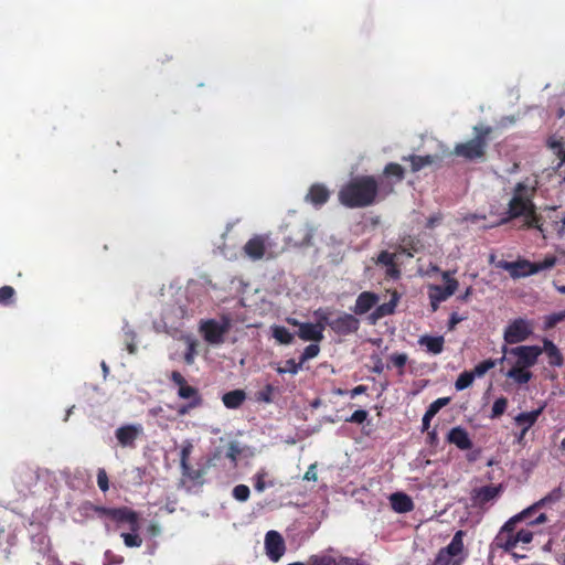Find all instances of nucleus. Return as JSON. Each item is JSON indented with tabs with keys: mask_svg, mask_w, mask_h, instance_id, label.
<instances>
[{
	"mask_svg": "<svg viewBox=\"0 0 565 565\" xmlns=\"http://www.w3.org/2000/svg\"><path fill=\"white\" fill-rule=\"evenodd\" d=\"M534 191L535 182L524 181L518 183L509 202V215L510 218L521 217L524 227H534L543 237H546V230L532 202Z\"/></svg>",
	"mask_w": 565,
	"mask_h": 565,
	"instance_id": "1",
	"label": "nucleus"
},
{
	"mask_svg": "<svg viewBox=\"0 0 565 565\" xmlns=\"http://www.w3.org/2000/svg\"><path fill=\"white\" fill-rule=\"evenodd\" d=\"M376 194L377 183L373 177H358L340 190L339 200L348 207H363L372 204Z\"/></svg>",
	"mask_w": 565,
	"mask_h": 565,
	"instance_id": "2",
	"label": "nucleus"
},
{
	"mask_svg": "<svg viewBox=\"0 0 565 565\" xmlns=\"http://www.w3.org/2000/svg\"><path fill=\"white\" fill-rule=\"evenodd\" d=\"M530 516V510H523L504 523L495 537V545L505 552H513L521 545L529 544L533 539V532L526 529H516V524Z\"/></svg>",
	"mask_w": 565,
	"mask_h": 565,
	"instance_id": "3",
	"label": "nucleus"
},
{
	"mask_svg": "<svg viewBox=\"0 0 565 565\" xmlns=\"http://www.w3.org/2000/svg\"><path fill=\"white\" fill-rule=\"evenodd\" d=\"M473 130L476 134L473 139L456 145L454 150L456 156L466 160H476L483 157L487 138L491 132V128L486 126H476Z\"/></svg>",
	"mask_w": 565,
	"mask_h": 565,
	"instance_id": "4",
	"label": "nucleus"
},
{
	"mask_svg": "<svg viewBox=\"0 0 565 565\" xmlns=\"http://www.w3.org/2000/svg\"><path fill=\"white\" fill-rule=\"evenodd\" d=\"M232 327L230 316L223 315L217 319L202 320L199 331L203 339L211 345H221L225 342V337Z\"/></svg>",
	"mask_w": 565,
	"mask_h": 565,
	"instance_id": "5",
	"label": "nucleus"
},
{
	"mask_svg": "<svg viewBox=\"0 0 565 565\" xmlns=\"http://www.w3.org/2000/svg\"><path fill=\"white\" fill-rule=\"evenodd\" d=\"M502 351L504 356L499 362H508L510 365L527 370L537 362L539 356L543 353L541 347L537 345H520L510 350L504 345Z\"/></svg>",
	"mask_w": 565,
	"mask_h": 565,
	"instance_id": "6",
	"label": "nucleus"
},
{
	"mask_svg": "<svg viewBox=\"0 0 565 565\" xmlns=\"http://www.w3.org/2000/svg\"><path fill=\"white\" fill-rule=\"evenodd\" d=\"M452 271L447 270L441 273V278L445 282V287L438 285H430L428 287V297L433 311H436L439 303L451 297L458 289V281L452 278Z\"/></svg>",
	"mask_w": 565,
	"mask_h": 565,
	"instance_id": "7",
	"label": "nucleus"
},
{
	"mask_svg": "<svg viewBox=\"0 0 565 565\" xmlns=\"http://www.w3.org/2000/svg\"><path fill=\"white\" fill-rule=\"evenodd\" d=\"M533 332L531 321L519 318L511 321L504 329L503 339L508 344H514L526 340Z\"/></svg>",
	"mask_w": 565,
	"mask_h": 565,
	"instance_id": "8",
	"label": "nucleus"
},
{
	"mask_svg": "<svg viewBox=\"0 0 565 565\" xmlns=\"http://www.w3.org/2000/svg\"><path fill=\"white\" fill-rule=\"evenodd\" d=\"M100 513L108 516L113 521H115L119 526L127 525L130 531L139 530V519L138 514L128 509V508H119V509H98Z\"/></svg>",
	"mask_w": 565,
	"mask_h": 565,
	"instance_id": "9",
	"label": "nucleus"
},
{
	"mask_svg": "<svg viewBox=\"0 0 565 565\" xmlns=\"http://www.w3.org/2000/svg\"><path fill=\"white\" fill-rule=\"evenodd\" d=\"M264 545L266 555L271 562H278L286 552L285 540L282 535L275 530H270L266 533Z\"/></svg>",
	"mask_w": 565,
	"mask_h": 565,
	"instance_id": "10",
	"label": "nucleus"
},
{
	"mask_svg": "<svg viewBox=\"0 0 565 565\" xmlns=\"http://www.w3.org/2000/svg\"><path fill=\"white\" fill-rule=\"evenodd\" d=\"M271 246L269 236L256 235L245 244L244 252L249 258L257 260L263 258Z\"/></svg>",
	"mask_w": 565,
	"mask_h": 565,
	"instance_id": "11",
	"label": "nucleus"
},
{
	"mask_svg": "<svg viewBox=\"0 0 565 565\" xmlns=\"http://www.w3.org/2000/svg\"><path fill=\"white\" fill-rule=\"evenodd\" d=\"M143 434L141 424H128L118 427L115 436L122 447L134 448L136 440Z\"/></svg>",
	"mask_w": 565,
	"mask_h": 565,
	"instance_id": "12",
	"label": "nucleus"
},
{
	"mask_svg": "<svg viewBox=\"0 0 565 565\" xmlns=\"http://www.w3.org/2000/svg\"><path fill=\"white\" fill-rule=\"evenodd\" d=\"M360 321L353 315L342 313L329 322V327L338 334L347 335L359 329Z\"/></svg>",
	"mask_w": 565,
	"mask_h": 565,
	"instance_id": "13",
	"label": "nucleus"
},
{
	"mask_svg": "<svg viewBox=\"0 0 565 565\" xmlns=\"http://www.w3.org/2000/svg\"><path fill=\"white\" fill-rule=\"evenodd\" d=\"M497 266L501 269L509 271L512 278H520L533 275L532 262L525 259L518 262L501 260L497 264Z\"/></svg>",
	"mask_w": 565,
	"mask_h": 565,
	"instance_id": "14",
	"label": "nucleus"
},
{
	"mask_svg": "<svg viewBox=\"0 0 565 565\" xmlns=\"http://www.w3.org/2000/svg\"><path fill=\"white\" fill-rule=\"evenodd\" d=\"M323 322H303L298 330V337L303 341L320 342L323 339Z\"/></svg>",
	"mask_w": 565,
	"mask_h": 565,
	"instance_id": "15",
	"label": "nucleus"
},
{
	"mask_svg": "<svg viewBox=\"0 0 565 565\" xmlns=\"http://www.w3.org/2000/svg\"><path fill=\"white\" fill-rule=\"evenodd\" d=\"M379 300L380 298L377 295L371 291H364L356 298L352 310L355 315H364L370 311L379 302Z\"/></svg>",
	"mask_w": 565,
	"mask_h": 565,
	"instance_id": "16",
	"label": "nucleus"
},
{
	"mask_svg": "<svg viewBox=\"0 0 565 565\" xmlns=\"http://www.w3.org/2000/svg\"><path fill=\"white\" fill-rule=\"evenodd\" d=\"M447 439L450 444L456 445L461 450H467L472 447L469 434L462 427H454L450 429Z\"/></svg>",
	"mask_w": 565,
	"mask_h": 565,
	"instance_id": "17",
	"label": "nucleus"
},
{
	"mask_svg": "<svg viewBox=\"0 0 565 565\" xmlns=\"http://www.w3.org/2000/svg\"><path fill=\"white\" fill-rule=\"evenodd\" d=\"M392 509L397 513H406L413 510L414 503L412 499L402 492L393 493L390 497Z\"/></svg>",
	"mask_w": 565,
	"mask_h": 565,
	"instance_id": "18",
	"label": "nucleus"
},
{
	"mask_svg": "<svg viewBox=\"0 0 565 565\" xmlns=\"http://www.w3.org/2000/svg\"><path fill=\"white\" fill-rule=\"evenodd\" d=\"M329 196L330 192L324 185L313 184L306 195V200L316 206H320L329 200Z\"/></svg>",
	"mask_w": 565,
	"mask_h": 565,
	"instance_id": "19",
	"label": "nucleus"
},
{
	"mask_svg": "<svg viewBox=\"0 0 565 565\" xmlns=\"http://www.w3.org/2000/svg\"><path fill=\"white\" fill-rule=\"evenodd\" d=\"M541 349L543 350V353L546 354L550 365L556 367L563 365V354L551 340L544 339L543 347Z\"/></svg>",
	"mask_w": 565,
	"mask_h": 565,
	"instance_id": "20",
	"label": "nucleus"
},
{
	"mask_svg": "<svg viewBox=\"0 0 565 565\" xmlns=\"http://www.w3.org/2000/svg\"><path fill=\"white\" fill-rule=\"evenodd\" d=\"M463 536L465 532L459 530L452 536L450 543L444 547L443 550L448 554L454 556L455 558L463 557Z\"/></svg>",
	"mask_w": 565,
	"mask_h": 565,
	"instance_id": "21",
	"label": "nucleus"
},
{
	"mask_svg": "<svg viewBox=\"0 0 565 565\" xmlns=\"http://www.w3.org/2000/svg\"><path fill=\"white\" fill-rule=\"evenodd\" d=\"M418 343L426 349L428 353L439 354L444 350L445 340L441 335L430 337L423 335L419 338Z\"/></svg>",
	"mask_w": 565,
	"mask_h": 565,
	"instance_id": "22",
	"label": "nucleus"
},
{
	"mask_svg": "<svg viewBox=\"0 0 565 565\" xmlns=\"http://www.w3.org/2000/svg\"><path fill=\"white\" fill-rule=\"evenodd\" d=\"M500 487L486 486L475 491L473 499L478 504H484L489 501L494 500L500 494Z\"/></svg>",
	"mask_w": 565,
	"mask_h": 565,
	"instance_id": "23",
	"label": "nucleus"
},
{
	"mask_svg": "<svg viewBox=\"0 0 565 565\" xmlns=\"http://www.w3.org/2000/svg\"><path fill=\"white\" fill-rule=\"evenodd\" d=\"M563 497V492L559 488H556L552 490L548 494H546L544 498L535 502L533 505L529 507L526 510H530V515L537 511L539 509L550 507L556 502H558Z\"/></svg>",
	"mask_w": 565,
	"mask_h": 565,
	"instance_id": "24",
	"label": "nucleus"
},
{
	"mask_svg": "<svg viewBox=\"0 0 565 565\" xmlns=\"http://www.w3.org/2000/svg\"><path fill=\"white\" fill-rule=\"evenodd\" d=\"M396 256L395 253L382 252L377 257V263L386 267V274L392 278L399 276V270L395 265Z\"/></svg>",
	"mask_w": 565,
	"mask_h": 565,
	"instance_id": "25",
	"label": "nucleus"
},
{
	"mask_svg": "<svg viewBox=\"0 0 565 565\" xmlns=\"http://www.w3.org/2000/svg\"><path fill=\"white\" fill-rule=\"evenodd\" d=\"M542 411L543 407H540L532 412L521 413L515 417V423L523 427V434H526V431L535 424Z\"/></svg>",
	"mask_w": 565,
	"mask_h": 565,
	"instance_id": "26",
	"label": "nucleus"
},
{
	"mask_svg": "<svg viewBox=\"0 0 565 565\" xmlns=\"http://www.w3.org/2000/svg\"><path fill=\"white\" fill-rule=\"evenodd\" d=\"M505 376L511 379L514 383L522 385L526 384L532 379V372L524 367L511 365V367L505 373Z\"/></svg>",
	"mask_w": 565,
	"mask_h": 565,
	"instance_id": "27",
	"label": "nucleus"
},
{
	"mask_svg": "<svg viewBox=\"0 0 565 565\" xmlns=\"http://www.w3.org/2000/svg\"><path fill=\"white\" fill-rule=\"evenodd\" d=\"M178 396L181 399L192 402V406H200L202 403L199 391L195 387L188 385V383L178 388Z\"/></svg>",
	"mask_w": 565,
	"mask_h": 565,
	"instance_id": "28",
	"label": "nucleus"
},
{
	"mask_svg": "<svg viewBox=\"0 0 565 565\" xmlns=\"http://www.w3.org/2000/svg\"><path fill=\"white\" fill-rule=\"evenodd\" d=\"M397 301L398 296L396 294H393L392 299L388 302L376 307V309L371 316L372 319L376 321L385 316L392 315L397 306Z\"/></svg>",
	"mask_w": 565,
	"mask_h": 565,
	"instance_id": "29",
	"label": "nucleus"
},
{
	"mask_svg": "<svg viewBox=\"0 0 565 565\" xmlns=\"http://www.w3.org/2000/svg\"><path fill=\"white\" fill-rule=\"evenodd\" d=\"M246 395L241 390L231 391L223 395V403L227 408H237L245 401Z\"/></svg>",
	"mask_w": 565,
	"mask_h": 565,
	"instance_id": "30",
	"label": "nucleus"
},
{
	"mask_svg": "<svg viewBox=\"0 0 565 565\" xmlns=\"http://www.w3.org/2000/svg\"><path fill=\"white\" fill-rule=\"evenodd\" d=\"M271 334L280 344H290L294 341V334L281 326H273Z\"/></svg>",
	"mask_w": 565,
	"mask_h": 565,
	"instance_id": "31",
	"label": "nucleus"
},
{
	"mask_svg": "<svg viewBox=\"0 0 565 565\" xmlns=\"http://www.w3.org/2000/svg\"><path fill=\"white\" fill-rule=\"evenodd\" d=\"M268 478V471L264 468L259 469L253 477L254 488L257 492H263L267 487H273L274 482L269 481L266 483Z\"/></svg>",
	"mask_w": 565,
	"mask_h": 565,
	"instance_id": "32",
	"label": "nucleus"
},
{
	"mask_svg": "<svg viewBox=\"0 0 565 565\" xmlns=\"http://www.w3.org/2000/svg\"><path fill=\"white\" fill-rule=\"evenodd\" d=\"M405 160H409L412 164V170L414 172L419 171L422 168L429 166L435 162L436 157L433 156H411L409 158H404Z\"/></svg>",
	"mask_w": 565,
	"mask_h": 565,
	"instance_id": "33",
	"label": "nucleus"
},
{
	"mask_svg": "<svg viewBox=\"0 0 565 565\" xmlns=\"http://www.w3.org/2000/svg\"><path fill=\"white\" fill-rule=\"evenodd\" d=\"M341 558L331 555H312L308 561V565H340Z\"/></svg>",
	"mask_w": 565,
	"mask_h": 565,
	"instance_id": "34",
	"label": "nucleus"
},
{
	"mask_svg": "<svg viewBox=\"0 0 565 565\" xmlns=\"http://www.w3.org/2000/svg\"><path fill=\"white\" fill-rule=\"evenodd\" d=\"M462 562L463 557L455 558L448 555L444 550H440L433 565H461Z\"/></svg>",
	"mask_w": 565,
	"mask_h": 565,
	"instance_id": "35",
	"label": "nucleus"
},
{
	"mask_svg": "<svg viewBox=\"0 0 565 565\" xmlns=\"http://www.w3.org/2000/svg\"><path fill=\"white\" fill-rule=\"evenodd\" d=\"M565 320V310L553 312L543 318V328L545 330L554 328L557 323Z\"/></svg>",
	"mask_w": 565,
	"mask_h": 565,
	"instance_id": "36",
	"label": "nucleus"
},
{
	"mask_svg": "<svg viewBox=\"0 0 565 565\" xmlns=\"http://www.w3.org/2000/svg\"><path fill=\"white\" fill-rule=\"evenodd\" d=\"M556 262H557V259L555 256H546L542 262L532 263L533 275H535L540 271H543V270L551 269L552 267H554L556 265Z\"/></svg>",
	"mask_w": 565,
	"mask_h": 565,
	"instance_id": "37",
	"label": "nucleus"
},
{
	"mask_svg": "<svg viewBox=\"0 0 565 565\" xmlns=\"http://www.w3.org/2000/svg\"><path fill=\"white\" fill-rule=\"evenodd\" d=\"M121 537L127 547H139L142 544V539L138 531H130L129 533L122 532Z\"/></svg>",
	"mask_w": 565,
	"mask_h": 565,
	"instance_id": "38",
	"label": "nucleus"
},
{
	"mask_svg": "<svg viewBox=\"0 0 565 565\" xmlns=\"http://www.w3.org/2000/svg\"><path fill=\"white\" fill-rule=\"evenodd\" d=\"M495 360H486L481 363L477 364L472 371H470L472 374H475L476 377L483 376L489 370L493 369L497 365Z\"/></svg>",
	"mask_w": 565,
	"mask_h": 565,
	"instance_id": "39",
	"label": "nucleus"
},
{
	"mask_svg": "<svg viewBox=\"0 0 565 565\" xmlns=\"http://www.w3.org/2000/svg\"><path fill=\"white\" fill-rule=\"evenodd\" d=\"M475 381V374H472L471 372H462L456 383H455V387L457 391H462L467 387H469Z\"/></svg>",
	"mask_w": 565,
	"mask_h": 565,
	"instance_id": "40",
	"label": "nucleus"
},
{
	"mask_svg": "<svg viewBox=\"0 0 565 565\" xmlns=\"http://www.w3.org/2000/svg\"><path fill=\"white\" fill-rule=\"evenodd\" d=\"M386 177H394L397 181H401L404 177V169L397 163H388L384 169Z\"/></svg>",
	"mask_w": 565,
	"mask_h": 565,
	"instance_id": "41",
	"label": "nucleus"
},
{
	"mask_svg": "<svg viewBox=\"0 0 565 565\" xmlns=\"http://www.w3.org/2000/svg\"><path fill=\"white\" fill-rule=\"evenodd\" d=\"M302 363H297L295 360H288L286 361L285 366L277 367V372L279 374L290 373V374H297L299 370L301 369Z\"/></svg>",
	"mask_w": 565,
	"mask_h": 565,
	"instance_id": "42",
	"label": "nucleus"
},
{
	"mask_svg": "<svg viewBox=\"0 0 565 565\" xmlns=\"http://www.w3.org/2000/svg\"><path fill=\"white\" fill-rule=\"evenodd\" d=\"M552 227L558 237L565 236V211L556 216V220L552 222Z\"/></svg>",
	"mask_w": 565,
	"mask_h": 565,
	"instance_id": "43",
	"label": "nucleus"
},
{
	"mask_svg": "<svg viewBox=\"0 0 565 565\" xmlns=\"http://www.w3.org/2000/svg\"><path fill=\"white\" fill-rule=\"evenodd\" d=\"M319 352L320 348L317 343L309 344L308 347L305 348L300 356V362L303 364L308 360L316 358L319 354Z\"/></svg>",
	"mask_w": 565,
	"mask_h": 565,
	"instance_id": "44",
	"label": "nucleus"
},
{
	"mask_svg": "<svg viewBox=\"0 0 565 565\" xmlns=\"http://www.w3.org/2000/svg\"><path fill=\"white\" fill-rule=\"evenodd\" d=\"M249 488L245 484H238L233 489V497L241 502L246 501L249 498Z\"/></svg>",
	"mask_w": 565,
	"mask_h": 565,
	"instance_id": "45",
	"label": "nucleus"
},
{
	"mask_svg": "<svg viewBox=\"0 0 565 565\" xmlns=\"http://www.w3.org/2000/svg\"><path fill=\"white\" fill-rule=\"evenodd\" d=\"M508 402L504 397L495 399L492 406L491 417L497 418L501 416L507 409Z\"/></svg>",
	"mask_w": 565,
	"mask_h": 565,
	"instance_id": "46",
	"label": "nucleus"
},
{
	"mask_svg": "<svg viewBox=\"0 0 565 565\" xmlns=\"http://www.w3.org/2000/svg\"><path fill=\"white\" fill-rule=\"evenodd\" d=\"M124 332L127 337L126 339V345H127V350L130 354H134L136 352V344H135V333L134 331L131 330V328L129 326H125L124 327Z\"/></svg>",
	"mask_w": 565,
	"mask_h": 565,
	"instance_id": "47",
	"label": "nucleus"
},
{
	"mask_svg": "<svg viewBox=\"0 0 565 565\" xmlns=\"http://www.w3.org/2000/svg\"><path fill=\"white\" fill-rule=\"evenodd\" d=\"M449 397L437 398L429 405L427 412L435 416L444 406H446L449 403Z\"/></svg>",
	"mask_w": 565,
	"mask_h": 565,
	"instance_id": "48",
	"label": "nucleus"
},
{
	"mask_svg": "<svg viewBox=\"0 0 565 565\" xmlns=\"http://www.w3.org/2000/svg\"><path fill=\"white\" fill-rule=\"evenodd\" d=\"M242 450L238 446L237 443L233 441L228 445V449H227V452H226V457L234 463L236 465L237 462V458L238 456L241 455Z\"/></svg>",
	"mask_w": 565,
	"mask_h": 565,
	"instance_id": "49",
	"label": "nucleus"
},
{
	"mask_svg": "<svg viewBox=\"0 0 565 565\" xmlns=\"http://www.w3.org/2000/svg\"><path fill=\"white\" fill-rule=\"evenodd\" d=\"M186 343H188V349L184 354V360L188 364H192L194 362V358L196 355L195 341L192 339H188Z\"/></svg>",
	"mask_w": 565,
	"mask_h": 565,
	"instance_id": "50",
	"label": "nucleus"
},
{
	"mask_svg": "<svg viewBox=\"0 0 565 565\" xmlns=\"http://www.w3.org/2000/svg\"><path fill=\"white\" fill-rule=\"evenodd\" d=\"M399 249H401V253L406 254L409 257H412L414 255V253H417L419 250L418 246L413 244V241H409V242L403 241Z\"/></svg>",
	"mask_w": 565,
	"mask_h": 565,
	"instance_id": "51",
	"label": "nucleus"
},
{
	"mask_svg": "<svg viewBox=\"0 0 565 565\" xmlns=\"http://www.w3.org/2000/svg\"><path fill=\"white\" fill-rule=\"evenodd\" d=\"M97 484L99 489L105 492L109 489L108 477L105 469H99L97 472Z\"/></svg>",
	"mask_w": 565,
	"mask_h": 565,
	"instance_id": "52",
	"label": "nucleus"
},
{
	"mask_svg": "<svg viewBox=\"0 0 565 565\" xmlns=\"http://www.w3.org/2000/svg\"><path fill=\"white\" fill-rule=\"evenodd\" d=\"M14 295V289L10 286L0 288V303H7Z\"/></svg>",
	"mask_w": 565,
	"mask_h": 565,
	"instance_id": "53",
	"label": "nucleus"
},
{
	"mask_svg": "<svg viewBox=\"0 0 565 565\" xmlns=\"http://www.w3.org/2000/svg\"><path fill=\"white\" fill-rule=\"evenodd\" d=\"M367 417V412L364 409H358L355 411L350 418H348V422L350 423H356L362 424Z\"/></svg>",
	"mask_w": 565,
	"mask_h": 565,
	"instance_id": "54",
	"label": "nucleus"
},
{
	"mask_svg": "<svg viewBox=\"0 0 565 565\" xmlns=\"http://www.w3.org/2000/svg\"><path fill=\"white\" fill-rule=\"evenodd\" d=\"M313 317L316 318V323L323 322V329H326V326H329V315L324 309H318L313 312Z\"/></svg>",
	"mask_w": 565,
	"mask_h": 565,
	"instance_id": "55",
	"label": "nucleus"
},
{
	"mask_svg": "<svg viewBox=\"0 0 565 565\" xmlns=\"http://www.w3.org/2000/svg\"><path fill=\"white\" fill-rule=\"evenodd\" d=\"M391 361L396 367H403L407 362V355L405 353H395L391 356Z\"/></svg>",
	"mask_w": 565,
	"mask_h": 565,
	"instance_id": "56",
	"label": "nucleus"
},
{
	"mask_svg": "<svg viewBox=\"0 0 565 565\" xmlns=\"http://www.w3.org/2000/svg\"><path fill=\"white\" fill-rule=\"evenodd\" d=\"M303 479L307 481H316L317 480V465L312 463L309 466L308 470L306 471Z\"/></svg>",
	"mask_w": 565,
	"mask_h": 565,
	"instance_id": "57",
	"label": "nucleus"
},
{
	"mask_svg": "<svg viewBox=\"0 0 565 565\" xmlns=\"http://www.w3.org/2000/svg\"><path fill=\"white\" fill-rule=\"evenodd\" d=\"M191 450H192V445L188 444L186 446H184L182 449H181V466L183 468H186V461H188V458L191 454Z\"/></svg>",
	"mask_w": 565,
	"mask_h": 565,
	"instance_id": "58",
	"label": "nucleus"
},
{
	"mask_svg": "<svg viewBox=\"0 0 565 565\" xmlns=\"http://www.w3.org/2000/svg\"><path fill=\"white\" fill-rule=\"evenodd\" d=\"M171 380L173 381V383L178 386V388H180L181 386H183L184 384H186V381L185 379L182 376L181 373L174 371L172 372L171 374Z\"/></svg>",
	"mask_w": 565,
	"mask_h": 565,
	"instance_id": "59",
	"label": "nucleus"
},
{
	"mask_svg": "<svg viewBox=\"0 0 565 565\" xmlns=\"http://www.w3.org/2000/svg\"><path fill=\"white\" fill-rule=\"evenodd\" d=\"M273 392V387L270 385H267L265 390L259 394V399L264 401L266 403L270 402V394Z\"/></svg>",
	"mask_w": 565,
	"mask_h": 565,
	"instance_id": "60",
	"label": "nucleus"
},
{
	"mask_svg": "<svg viewBox=\"0 0 565 565\" xmlns=\"http://www.w3.org/2000/svg\"><path fill=\"white\" fill-rule=\"evenodd\" d=\"M463 318L460 317L457 312H452L449 318V329H454L456 324L462 321Z\"/></svg>",
	"mask_w": 565,
	"mask_h": 565,
	"instance_id": "61",
	"label": "nucleus"
},
{
	"mask_svg": "<svg viewBox=\"0 0 565 565\" xmlns=\"http://www.w3.org/2000/svg\"><path fill=\"white\" fill-rule=\"evenodd\" d=\"M435 416H433L430 413H428L426 411V413L424 414L423 416V420H422V429L423 430H427L430 426V420L434 418Z\"/></svg>",
	"mask_w": 565,
	"mask_h": 565,
	"instance_id": "62",
	"label": "nucleus"
},
{
	"mask_svg": "<svg viewBox=\"0 0 565 565\" xmlns=\"http://www.w3.org/2000/svg\"><path fill=\"white\" fill-rule=\"evenodd\" d=\"M546 521H547L546 514L545 513H540L539 516H536L535 520L529 522V525L542 524V523H545Z\"/></svg>",
	"mask_w": 565,
	"mask_h": 565,
	"instance_id": "63",
	"label": "nucleus"
},
{
	"mask_svg": "<svg viewBox=\"0 0 565 565\" xmlns=\"http://www.w3.org/2000/svg\"><path fill=\"white\" fill-rule=\"evenodd\" d=\"M195 406H192V402H189V404L183 405L179 408L178 414L179 415H185L189 413L190 409L194 408Z\"/></svg>",
	"mask_w": 565,
	"mask_h": 565,
	"instance_id": "64",
	"label": "nucleus"
}]
</instances>
